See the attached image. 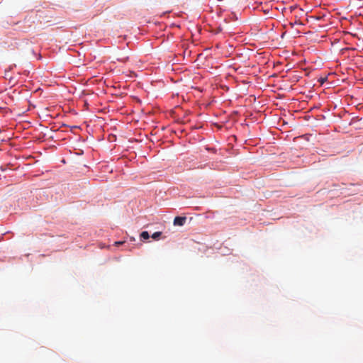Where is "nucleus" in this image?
<instances>
[{
    "mask_svg": "<svg viewBox=\"0 0 363 363\" xmlns=\"http://www.w3.org/2000/svg\"><path fill=\"white\" fill-rule=\"evenodd\" d=\"M186 220V217H179V216L175 217L174 219V225L182 226L185 223Z\"/></svg>",
    "mask_w": 363,
    "mask_h": 363,
    "instance_id": "f257e3e1",
    "label": "nucleus"
},
{
    "mask_svg": "<svg viewBox=\"0 0 363 363\" xmlns=\"http://www.w3.org/2000/svg\"><path fill=\"white\" fill-rule=\"evenodd\" d=\"M140 237L144 240H147L150 238V235L147 231H143L141 233Z\"/></svg>",
    "mask_w": 363,
    "mask_h": 363,
    "instance_id": "f03ea898",
    "label": "nucleus"
},
{
    "mask_svg": "<svg viewBox=\"0 0 363 363\" xmlns=\"http://www.w3.org/2000/svg\"><path fill=\"white\" fill-rule=\"evenodd\" d=\"M162 233L161 232H155L152 235V238L154 240H158L160 237L161 236Z\"/></svg>",
    "mask_w": 363,
    "mask_h": 363,
    "instance_id": "7ed1b4c3",
    "label": "nucleus"
},
{
    "mask_svg": "<svg viewBox=\"0 0 363 363\" xmlns=\"http://www.w3.org/2000/svg\"><path fill=\"white\" fill-rule=\"evenodd\" d=\"M122 244V242H115V247L120 246Z\"/></svg>",
    "mask_w": 363,
    "mask_h": 363,
    "instance_id": "20e7f679",
    "label": "nucleus"
},
{
    "mask_svg": "<svg viewBox=\"0 0 363 363\" xmlns=\"http://www.w3.org/2000/svg\"><path fill=\"white\" fill-rule=\"evenodd\" d=\"M296 24H301V23H299V22H297V21H295V23H291L290 25L291 26V27L294 26V25H296Z\"/></svg>",
    "mask_w": 363,
    "mask_h": 363,
    "instance_id": "39448f33",
    "label": "nucleus"
},
{
    "mask_svg": "<svg viewBox=\"0 0 363 363\" xmlns=\"http://www.w3.org/2000/svg\"><path fill=\"white\" fill-rule=\"evenodd\" d=\"M118 61H122V62H124L125 61V58H118Z\"/></svg>",
    "mask_w": 363,
    "mask_h": 363,
    "instance_id": "423d86ee",
    "label": "nucleus"
},
{
    "mask_svg": "<svg viewBox=\"0 0 363 363\" xmlns=\"http://www.w3.org/2000/svg\"><path fill=\"white\" fill-rule=\"evenodd\" d=\"M324 81H325V79H323L321 80V84H323Z\"/></svg>",
    "mask_w": 363,
    "mask_h": 363,
    "instance_id": "0eeeda50",
    "label": "nucleus"
}]
</instances>
